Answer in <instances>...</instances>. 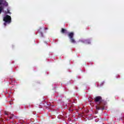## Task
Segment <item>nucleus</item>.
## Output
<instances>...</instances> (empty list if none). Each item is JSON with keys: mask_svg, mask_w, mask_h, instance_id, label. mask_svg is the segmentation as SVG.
I'll use <instances>...</instances> for the list:
<instances>
[{"mask_svg": "<svg viewBox=\"0 0 124 124\" xmlns=\"http://www.w3.org/2000/svg\"><path fill=\"white\" fill-rule=\"evenodd\" d=\"M8 3L5 1V0H0V14L1 13V11H3V8L4 6H7Z\"/></svg>", "mask_w": 124, "mask_h": 124, "instance_id": "1", "label": "nucleus"}, {"mask_svg": "<svg viewBox=\"0 0 124 124\" xmlns=\"http://www.w3.org/2000/svg\"><path fill=\"white\" fill-rule=\"evenodd\" d=\"M3 21L5 22L4 23V26H6V24H10V23H11V16L8 15L5 16L3 17Z\"/></svg>", "mask_w": 124, "mask_h": 124, "instance_id": "2", "label": "nucleus"}, {"mask_svg": "<svg viewBox=\"0 0 124 124\" xmlns=\"http://www.w3.org/2000/svg\"><path fill=\"white\" fill-rule=\"evenodd\" d=\"M74 35V34L73 32H71V33H70L69 34V36L71 39V42L72 43H75V40H74V39H73L72 38V36H73Z\"/></svg>", "mask_w": 124, "mask_h": 124, "instance_id": "3", "label": "nucleus"}, {"mask_svg": "<svg viewBox=\"0 0 124 124\" xmlns=\"http://www.w3.org/2000/svg\"><path fill=\"white\" fill-rule=\"evenodd\" d=\"M101 100V97L100 96L96 97L95 98V101L96 102H97V101H100Z\"/></svg>", "mask_w": 124, "mask_h": 124, "instance_id": "4", "label": "nucleus"}, {"mask_svg": "<svg viewBox=\"0 0 124 124\" xmlns=\"http://www.w3.org/2000/svg\"><path fill=\"white\" fill-rule=\"evenodd\" d=\"M62 31L63 33L66 32V30H64V29H62Z\"/></svg>", "mask_w": 124, "mask_h": 124, "instance_id": "5", "label": "nucleus"}, {"mask_svg": "<svg viewBox=\"0 0 124 124\" xmlns=\"http://www.w3.org/2000/svg\"><path fill=\"white\" fill-rule=\"evenodd\" d=\"M5 13H6V14H7V13L9 14L10 13V12H9V11H8L7 12H5Z\"/></svg>", "mask_w": 124, "mask_h": 124, "instance_id": "6", "label": "nucleus"}, {"mask_svg": "<svg viewBox=\"0 0 124 124\" xmlns=\"http://www.w3.org/2000/svg\"><path fill=\"white\" fill-rule=\"evenodd\" d=\"M96 109H99V108H96Z\"/></svg>", "mask_w": 124, "mask_h": 124, "instance_id": "7", "label": "nucleus"}]
</instances>
